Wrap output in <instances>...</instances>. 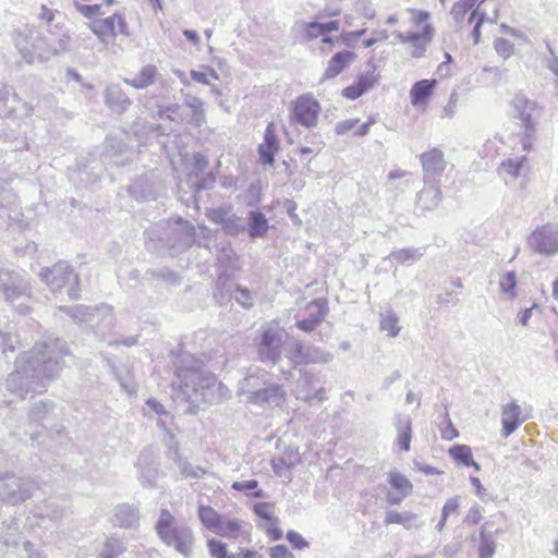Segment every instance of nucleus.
Wrapping results in <instances>:
<instances>
[{"instance_id":"31","label":"nucleus","mask_w":558,"mask_h":558,"mask_svg":"<svg viewBox=\"0 0 558 558\" xmlns=\"http://www.w3.org/2000/svg\"><path fill=\"white\" fill-rule=\"evenodd\" d=\"M116 17L117 13L108 16L106 19L94 21L89 27L90 31L102 41L105 43L108 37L114 38L117 35L116 32Z\"/></svg>"},{"instance_id":"42","label":"nucleus","mask_w":558,"mask_h":558,"mask_svg":"<svg viewBox=\"0 0 558 558\" xmlns=\"http://www.w3.org/2000/svg\"><path fill=\"white\" fill-rule=\"evenodd\" d=\"M380 330L387 331L389 337H397L400 332L399 317L388 308L380 315Z\"/></svg>"},{"instance_id":"4","label":"nucleus","mask_w":558,"mask_h":558,"mask_svg":"<svg viewBox=\"0 0 558 558\" xmlns=\"http://www.w3.org/2000/svg\"><path fill=\"white\" fill-rule=\"evenodd\" d=\"M158 537L169 547L189 558L193 553L194 532L185 523H178L168 509H161L155 525Z\"/></svg>"},{"instance_id":"56","label":"nucleus","mask_w":558,"mask_h":558,"mask_svg":"<svg viewBox=\"0 0 558 558\" xmlns=\"http://www.w3.org/2000/svg\"><path fill=\"white\" fill-rule=\"evenodd\" d=\"M305 351L306 345H304L301 341H295L289 352V360L294 366L305 364Z\"/></svg>"},{"instance_id":"48","label":"nucleus","mask_w":558,"mask_h":558,"mask_svg":"<svg viewBox=\"0 0 558 558\" xmlns=\"http://www.w3.org/2000/svg\"><path fill=\"white\" fill-rule=\"evenodd\" d=\"M146 407L151 411L154 412L155 414H157L159 416V422H158V426L161 428V429H167V423L168 421H171L172 420V416L171 414L165 409L163 404H161L158 400H156L155 398H149L147 401H146Z\"/></svg>"},{"instance_id":"24","label":"nucleus","mask_w":558,"mask_h":558,"mask_svg":"<svg viewBox=\"0 0 558 558\" xmlns=\"http://www.w3.org/2000/svg\"><path fill=\"white\" fill-rule=\"evenodd\" d=\"M183 105L191 111L190 117L185 118L184 122L195 128H201L206 123L205 102L199 97L184 94Z\"/></svg>"},{"instance_id":"29","label":"nucleus","mask_w":558,"mask_h":558,"mask_svg":"<svg viewBox=\"0 0 558 558\" xmlns=\"http://www.w3.org/2000/svg\"><path fill=\"white\" fill-rule=\"evenodd\" d=\"M436 80H421L414 83L410 90L411 102L414 107L425 105L433 94Z\"/></svg>"},{"instance_id":"33","label":"nucleus","mask_w":558,"mask_h":558,"mask_svg":"<svg viewBox=\"0 0 558 558\" xmlns=\"http://www.w3.org/2000/svg\"><path fill=\"white\" fill-rule=\"evenodd\" d=\"M424 255V250L420 247H405L392 251L385 259L395 260L401 265H411Z\"/></svg>"},{"instance_id":"37","label":"nucleus","mask_w":558,"mask_h":558,"mask_svg":"<svg viewBox=\"0 0 558 558\" xmlns=\"http://www.w3.org/2000/svg\"><path fill=\"white\" fill-rule=\"evenodd\" d=\"M242 527L243 521L222 517L215 534L227 538H238L243 532Z\"/></svg>"},{"instance_id":"51","label":"nucleus","mask_w":558,"mask_h":558,"mask_svg":"<svg viewBox=\"0 0 558 558\" xmlns=\"http://www.w3.org/2000/svg\"><path fill=\"white\" fill-rule=\"evenodd\" d=\"M233 298L243 308L248 310L254 306L255 294L247 288L236 286Z\"/></svg>"},{"instance_id":"6","label":"nucleus","mask_w":558,"mask_h":558,"mask_svg":"<svg viewBox=\"0 0 558 558\" xmlns=\"http://www.w3.org/2000/svg\"><path fill=\"white\" fill-rule=\"evenodd\" d=\"M39 277L52 292L69 286L68 295L71 300L80 298L78 276L66 262H58L52 267L41 268Z\"/></svg>"},{"instance_id":"32","label":"nucleus","mask_w":558,"mask_h":558,"mask_svg":"<svg viewBox=\"0 0 558 558\" xmlns=\"http://www.w3.org/2000/svg\"><path fill=\"white\" fill-rule=\"evenodd\" d=\"M157 74V68L148 64L142 68L140 73L133 78H124L123 82L136 89H143L154 84Z\"/></svg>"},{"instance_id":"39","label":"nucleus","mask_w":558,"mask_h":558,"mask_svg":"<svg viewBox=\"0 0 558 558\" xmlns=\"http://www.w3.org/2000/svg\"><path fill=\"white\" fill-rule=\"evenodd\" d=\"M300 462L299 452H291L288 457H277L271 459V468L277 476H284L287 471H290L294 465Z\"/></svg>"},{"instance_id":"58","label":"nucleus","mask_w":558,"mask_h":558,"mask_svg":"<svg viewBox=\"0 0 558 558\" xmlns=\"http://www.w3.org/2000/svg\"><path fill=\"white\" fill-rule=\"evenodd\" d=\"M469 11L470 7L463 0H459L453 3L450 14L457 24H461Z\"/></svg>"},{"instance_id":"25","label":"nucleus","mask_w":558,"mask_h":558,"mask_svg":"<svg viewBox=\"0 0 558 558\" xmlns=\"http://www.w3.org/2000/svg\"><path fill=\"white\" fill-rule=\"evenodd\" d=\"M355 54L349 50H342L335 53L328 62V65L324 72V80H331L338 76L342 71H344L351 62L354 60Z\"/></svg>"},{"instance_id":"38","label":"nucleus","mask_w":558,"mask_h":558,"mask_svg":"<svg viewBox=\"0 0 558 558\" xmlns=\"http://www.w3.org/2000/svg\"><path fill=\"white\" fill-rule=\"evenodd\" d=\"M197 514L201 523L209 531L214 532L218 527L222 515L218 513L210 506L199 505L197 509Z\"/></svg>"},{"instance_id":"40","label":"nucleus","mask_w":558,"mask_h":558,"mask_svg":"<svg viewBox=\"0 0 558 558\" xmlns=\"http://www.w3.org/2000/svg\"><path fill=\"white\" fill-rule=\"evenodd\" d=\"M173 460L178 464L180 472L184 477L201 478L206 473V471L201 466H193L186 459H183L178 447L174 450Z\"/></svg>"},{"instance_id":"59","label":"nucleus","mask_w":558,"mask_h":558,"mask_svg":"<svg viewBox=\"0 0 558 558\" xmlns=\"http://www.w3.org/2000/svg\"><path fill=\"white\" fill-rule=\"evenodd\" d=\"M232 213L233 211L231 207H218L211 209V211L208 214V218L210 221L222 226Z\"/></svg>"},{"instance_id":"36","label":"nucleus","mask_w":558,"mask_h":558,"mask_svg":"<svg viewBox=\"0 0 558 558\" xmlns=\"http://www.w3.org/2000/svg\"><path fill=\"white\" fill-rule=\"evenodd\" d=\"M59 311L71 316L76 322L92 323L94 317L97 316V313L100 311V308H93V307L80 304V305H74V306H60Z\"/></svg>"},{"instance_id":"44","label":"nucleus","mask_w":558,"mask_h":558,"mask_svg":"<svg viewBox=\"0 0 558 558\" xmlns=\"http://www.w3.org/2000/svg\"><path fill=\"white\" fill-rule=\"evenodd\" d=\"M388 475L389 484L398 493L402 494L403 496H408L412 493V483L398 470H391Z\"/></svg>"},{"instance_id":"64","label":"nucleus","mask_w":558,"mask_h":558,"mask_svg":"<svg viewBox=\"0 0 558 558\" xmlns=\"http://www.w3.org/2000/svg\"><path fill=\"white\" fill-rule=\"evenodd\" d=\"M269 557L270 558H294V555L289 550V548L286 545L279 544L269 549Z\"/></svg>"},{"instance_id":"8","label":"nucleus","mask_w":558,"mask_h":558,"mask_svg":"<svg viewBox=\"0 0 558 558\" xmlns=\"http://www.w3.org/2000/svg\"><path fill=\"white\" fill-rule=\"evenodd\" d=\"M37 484L28 477L5 474L0 477V501L15 506L33 496Z\"/></svg>"},{"instance_id":"61","label":"nucleus","mask_w":558,"mask_h":558,"mask_svg":"<svg viewBox=\"0 0 558 558\" xmlns=\"http://www.w3.org/2000/svg\"><path fill=\"white\" fill-rule=\"evenodd\" d=\"M207 71L208 72H202V71H196V70H192L191 71V77L193 81L197 82V83H201V84H204V85H209V80L208 77L210 76L211 78L214 80H218L219 76H218V73L213 69V68H207Z\"/></svg>"},{"instance_id":"14","label":"nucleus","mask_w":558,"mask_h":558,"mask_svg":"<svg viewBox=\"0 0 558 558\" xmlns=\"http://www.w3.org/2000/svg\"><path fill=\"white\" fill-rule=\"evenodd\" d=\"M0 113L7 117L23 118L32 113V107L12 92L11 87L0 86Z\"/></svg>"},{"instance_id":"19","label":"nucleus","mask_w":558,"mask_h":558,"mask_svg":"<svg viewBox=\"0 0 558 558\" xmlns=\"http://www.w3.org/2000/svg\"><path fill=\"white\" fill-rule=\"evenodd\" d=\"M286 398V392L282 386L278 384H270L268 386H262L260 389L254 392L253 396L247 397V403L256 405H280Z\"/></svg>"},{"instance_id":"21","label":"nucleus","mask_w":558,"mask_h":558,"mask_svg":"<svg viewBox=\"0 0 558 558\" xmlns=\"http://www.w3.org/2000/svg\"><path fill=\"white\" fill-rule=\"evenodd\" d=\"M140 471V481L144 486L155 487L158 478V464L149 452H142L136 463Z\"/></svg>"},{"instance_id":"62","label":"nucleus","mask_w":558,"mask_h":558,"mask_svg":"<svg viewBox=\"0 0 558 558\" xmlns=\"http://www.w3.org/2000/svg\"><path fill=\"white\" fill-rule=\"evenodd\" d=\"M271 509H272V505L269 504V502H265V501H262V502H257L255 506H254V513L262 518V519H265L266 520V523L270 522L271 520H275L276 518L272 517L271 514Z\"/></svg>"},{"instance_id":"2","label":"nucleus","mask_w":558,"mask_h":558,"mask_svg":"<svg viewBox=\"0 0 558 558\" xmlns=\"http://www.w3.org/2000/svg\"><path fill=\"white\" fill-rule=\"evenodd\" d=\"M204 359L187 352L181 353L178 359L175 399L190 403L191 414L197 412L199 402L213 404L215 401L213 390L217 378L213 373L204 371Z\"/></svg>"},{"instance_id":"22","label":"nucleus","mask_w":558,"mask_h":558,"mask_svg":"<svg viewBox=\"0 0 558 558\" xmlns=\"http://www.w3.org/2000/svg\"><path fill=\"white\" fill-rule=\"evenodd\" d=\"M267 372L258 367L250 368L239 383V395L251 397L267 383Z\"/></svg>"},{"instance_id":"9","label":"nucleus","mask_w":558,"mask_h":558,"mask_svg":"<svg viewBox=\"0 0 558 558\" xmlns=\"http://www.w3.org/2000/svg\"><path fill=\"white\" fill-rule=\"evenodd\" d=\"M529 247L542 255L558 253V223H545L537 227L527 236Z\"/></svg>"},{"instance_id":"7","label":"nucleus","mask_w":558,"mask_h":558,"mask_svg":"<svg viewBox=\"0 0 558 558\" xmlns=\"http://www.w3.org/2000/svg\"><path fill=\"white\" fill-rule=\"evenodd\" d=\"M512 106L524 129L522 138L523 149L529 151L532 149L536 134L537 121L542 116V108L533 100H529L524 96H515Z\"/></svg>"},{"instance_id":"27","label":"nucleus","mask_w":558,"mask_h":558,"mask_svg":"<svg viewBox=\"0 0 558 558\" xmlns=\"http://www.w3.org/2000/svg\"><path fill=\"white\" fill-rule=\"evenodd\" d=\"M397 444L402 451H409L412 439V422L409 415L398 414L395 418Z\"/></svg>"},{"instance_id":"60","label":"nucleus","mask_w":558,"mask_h":558,"mask_svg":"<svg viewBox=\"0 0 558 558\" xmlns=\"http://www.w3.org/2000/svg\"><path fill=\"white\" fill-rule=\"evenodd\" d=\"M74 8L84 17L92 19L100 13V4H82L77 0H74Z\"/></svg>"},{"instance_id":"52","label":"nucleus","mask_w":558,"mask_h":558,"mask_svg":"<svg viewBox=\"0 0 558 558\" xmlns=\"http://www.w3.org/2000/svg\"><path fill=\"white\" fill-rule=\"evenodd\" d=\"M231 487L232 489L243 492L248 496L263 497V492L258 489V482L256 480L234 482Z\"/></svg>"},{"instance_id":"13","label":"nucleus","mask_w":558,"mask_h":558,"mask_svg":"<svg viewBox=\"0 0 558 558\" xmlns=\"http://www.w3.org/2000/svg\"><path fill=\"white\" fill-rule=\"evenodd\" d=\"M425 184L437 183L447 168L445 154L440 148L433 147L420 155Z\"/></svg>"},{"instance_id":"34","label":"nucleus","mask_w":558,"mask_h":558,"mask_svg":"<svg viewBox=\"0 0 558 558\" xmlns=\"http://www.w3.org/2000/svg\"><path fill=\"white\" fill-rule=\"evenodd\" d=\"M449 456L460 465L473 466L476 471L481 470V466L473 459L472 450L466 445H454L449 449Z\"/></svg>"},{"instance_id":"46","label":"nucleus","mask_w":558,"mask_h":558,"mask_svg":"<svg viewBox=\"0 0 558 558\" xmlns=\"http://www.w3.org/2000/svg\"><path fill=\"white\" fill-rule=\"evenodd\" d=\"M496 551V542L492 535L485 531V525L482 526L480 532L478 557L493 558Z\"/></svg>"},{"instance_id":"41","label":"nucleus","mask_w":558,"mask_h":558,"mask_svg":"<svg viewBox=\"0 0 558 558\" xmlns=\"http://www.w3.org/2000/svg\"><path fill=\"white\" fill-rule=\"evenodd\" d=\"M125 545L122 539L116 536L107 537L98 558H117L125 551Z\"/></svg>"},{"instance_id":"30","label":"nucleus","mask_w":558,"mask_h":558,"mask_svg":"<svg viewBox=\"0 0 558 558\" xmlns=\"http://www.w3.org/2000/svg\"><path fill=\"white\" fill-rule=\"evenodd\" d=\"M269 229V222L266 216L259 210H251L248 213V235L253 239L263 238Z\"/></svg>"},{"instance_id":"28","label":"nucleus","mask_w":558,"mask_h":558,"mask_svg":"<svg viewBox=\"0 0 558 558\" xmlns=\"http://www.w3.org/2000/svg\"><path fill=\"white\" fill-rule=\"evenodd\" d=\"M417 193V206L422 209L432 210L441 202L442 193L437 183H428Z\"/></svg>"},{"instance_id":"17","label":"nucleus","mask_w":558,"mask_h":558,"mask_svg":"<svg viewBox=\"0 0 558 558\" xmlns=\"http://www.w3.org/2000/svg\"><path fill=\"white\" fill-rule=\"evenodd\" d=\"M527 418L522 415V409L515 400L501 408V434L504 437L512 435Z\"/></svg>"},{"instance_id":"54","label":"nucleus","mask_w":558,"mask_h":558,"mask_svg":"<svg viewBox=\"0 0 558 558\" xmlns=\"http://www.w3.org/2000/svg\"><path fill=\"white\" fill-rule=\"evenodd\" d=\"M526 158L524 156L517 158H508L500 163V170L505 171L512 178H518L520 175L521 168Z\"/></svg>"},{"instance_id":"43","label":"nucleus","mask_w":558,"mask_h":558,"mask_svg":"<svg viewBox=\"0 0 558 558\" xmlns=\"http://www.w3.org/2000/svg\"><path fill=\"white\" fill-rule=\"evenodd\" d=\"M128 191L136 201H148L153 198L151 186L148 184L147 179L144 178L133 181Z\"/></svg>"},{"instance_id":"16","label":"nucleus","mask_w":558,"mask_h":558,"mask_svg":"<svg viewBox=\"0 0 558 558\" xmlns=\"http://www.w3.org/2000/svg\"><path fill=\"white\" fill-rule=\"evenodd\" d=\"M280 148V141L276 133V125L269 122L265 129L263 143L258 145V157L263 165L272 166L275 156Z\"/></svg>"},{"instance_id":"12","label":"nucleus","mask_w":558,"mask_h":558,"mask_svg":"<svg viewBox=\"0 0 558 558\" xmlns=\"http://www.w3.org/2000/svg\"><path fill=\"white\" fill-rule=\"evenodd\" d=\"M194 226L182 218H178L170 226V235L166 240V245L173 252L180 253L191 247L195 242Z\"/></svg>"},{"instance_id":"53","label":"nucleus","mask_w":558,"mask_h":558,"mask_svg":"<svg viewBox=\"0 0 558 558\" xmlns=\"http://www.w3.org/2000/svg\"><path fill=\"white\" fill-rule=\"evenodd\" d=\"M208 551L211 558H234L227 549V545L216 538L207 541Z\"/></svg>"},{"instance_id":"63","label":"nucleus","mask_w":558,"mask_h":558,"mask_svg":"<svg viewBox=\"0 0 558 558\" xmlns=\"http://www.w3.org/2000/svg\"><path fill=\"white\" fill-rule=\"evenodd\" d=\"M495 50L499 56H502L505 59L509 58L513 50V45L505 38H498L494 44Z\"/></svg>"},{"instance_id":"55","label":"nucleus","mask_w":558,"mask_h":558,"mask_svg":"<svg viewBox=\"0 0 558 558\" xmlns=\"http://www.w3.org/2000/svg\"><path fill=\"white\" fill-rule=\"evenodd\" d=\"M146 276H149L155 280H163L172 286H179L181 283V279L178 274L169 269L148 270Z\"/></svg>"},{"instance_id":"26","label":"nucleus","mask_w":558,"mask_h":558,"mask_svg":"<svg viewBox=\"0 0 558 558\" xmlns=\"http://www.w3.org/2000/svg\"><path fill=\"white\" fill-rule=\"evenodd\" d=\"M376 81L374 73L361 74L353 84L342 89V96L355 100L368 92L376 84Z\"/></svg>"},{"instance_id":"3","label":"nucleus","mask_w":558,"mask_h":558,"mask_svg":"<svg viewBox=\"0 0 558 558\" xmlns=\"http://www.w3.org/2000/svg\"><path fill=\"white\" fill-rule=\"evenodd\" d=\"M16 47L27 63L47 61L70 49L71 37L62 24L26 28L16 37Z\"/></svg>"},{"instance_id":"15","label":"nucleus","mask_w":558,"mask_h":558,"mask_svg":"<svg viewBox=\"0 0 558 558\" xmlns=\"http://www.w3.org/2000/svg\"><path fill=\"white\" fill-rule=\"evenodd\" d=\"M308 315L298 319L295 327L304 332L314 331L326 318L329 312L328 301L325 298H317L307 305Z\"/></svg>"},{"instance_id":"50","label":"nucleus","mask_w":558,"mask_h":558,"mask_svg":"<svg viewBox=\"0 0 558 558\" xmlns=\"http://www.w3.org/2000/svg\"><path fill=\"white\" fill-rule=\"evenodd\" d=\"M517 288V274L514 271L505 272L499 280V289L502 293H506L510 299L515 298Z\"/></svg>"},{"instance_id":"49","label":"nucleus","mask_w":558,"mask_h":558,"mask_svg":"<svg viewBox=\"0 0 558 558\" xmlns=\"http://www.w3.org/2000/svg\"><path fill=\"white\" fill-rule=\"evenodd\" d=\"M180 110L181 106L178 104L158 106L157 114L161 119H168L175 123H182L185 121V118L180 113Z\"/></svg>"},{"instance_id":"5","label":"nucleus","mask_w":558,"mask_h":558,"mask_svg":"<svg viewBox=\"0 0 558 558\" xmlns=\"http://www.w3.org/2000/svg\"><path fill=\"white\" fill-rule=\"evenodd\" d=\"M0 292L7 302L13 304L21 315L29 313V306L24 303L31 296L28 279L15 271L0 268Z\"/></svg>"},{"instance_id":"57","label":"nucleus","mask_w":558,"mask_h":558,"mask_svg":"<svg viewBox=\"0 0 558 558\" xmlns=\"http://www.w3.org/2000/svg\"><path fill=\"white\" fill-rule=\"evenodd\" d=\"M241 222L242 218L232 213L222 225V228L228 234L238 235L240 232L244 231V226Z\"/></svg>"},{"instance_id":"10","label":"nucleus","mask_w":558,"mask_h":558,"mask_svg":"<svg viewBox=\"0 0 558 558\" xmlns=\"http://www.w3.org/2000/svg\"><path fill=\"white\" fill-rule=\"evenodd\" d=\"M320 109V104L312 94H303L292 102L291 121L307 129L314 128Z\"/></svg>"},{"instance_id":"18","label":"nucleus","mask_w":558,"mask_h":558,"mask_svg":"<svg viewBox=\"0 0 558 558\" xmlns=\"http://www.w3.org/2000/svg\"><path fill=\"white\" fill-rule=\"evenodd\" d=\"M140 518L137 506L123 502L113 508L111 523L121 529H135L140 525Z\"/></svg>"},{"instance_id":"1","label":"nucleus","mask_w":558,"mask_h":558,"mask_svg":"<svg viewBox=\"0 0 558 558\" xmlns=\"http://www.w3.org/2000/svg\"><path fill=\"white\" fill-rule=\"evenodd\" d=\"M70 354L64 340L47 337L19 355L15 369L8 376V390L24 399L29 393L41 392L47 383L57 377L63 367V357Z\"/></svg>"},{"instance_id":"47","label":"nucleus","mask_w":558,"mask_h":558,"mask_svg":"<svg viewBox=\"0 0 558 558\" xmlns=\"http://www.w3.org/2000/svg\"><path fill=\"white\" fill-rule=\"evenodd\" d=\"M333 355L318 347L306 345L305 364H324L332 360Z\"/></svg>"},{"instance_id":"20","label":"nucleus","mask_w":558,"mask_h":558,"mask_svg":"<svg viewBox=\"0 0 558 558\" xmlns=\"http://www.w3.org/2000/svg\"><path fill=\"white\" fill-rule=\"evenodd\" d=\"M16 180L15 173H0V209H9L19 204V194L14 187Z\"/></svg>"},{"instance_id":"23","label":"nucleus","mask_w":558,"mask_h":558,"mask_svg":"<svg viewBox=\"0 0 558 558\" xmlns=\"http://www.w3.org/2000/svg\"><path fill=\"white\" fill-rule=\"evenodd\" d=\"M105 104L112 111L121 114L130 108L132 101L119 85L111 84L106 88Z\"/></svg>"},{"instance_id":"35","label":"nucleus","mask_w":558,"mask_h":558,"mask_svg":"<svg viewBox=\"0 0 558 558\" xmlns=\"http://www.w3.org/2000/svg\"><path fill=\"white\" fill-rule=\"evenodd\" d=\"M418 517L410 511L397 512L388 511L385 518V524H401L410 530L412 527L420 529L422 524H417Z\"/></svg>"},{"instance_id":"45","label":"nucleus","mask_w":558,"mask_h":558,"mask_svg":"<svg viewBox=\"0 0 558 558\" xmlns=\"http://www.w3.org/2000/svg\"><path fill=\"white\" fill-rule=\"evenodd\" d=\"M53 409L54 403L51 400H40L33 404L29 411V420L33 422H41L49 416Z\"/></svg>"},{"instance_id":"11","label":"nucleus","mask_w":558,"mask_h":558,"mask_svg":"<svg viewBox=\"0 0 558 558\" xmlns=\"http://www.w3.org/2000/svg\"><path fill=\"white\" fill-rule=\"evenodd\" d=\"M282 337L278 328L264 327L257 341V353L262 362L276 364L281 357Z\"/></svg>"}]
</instances>
